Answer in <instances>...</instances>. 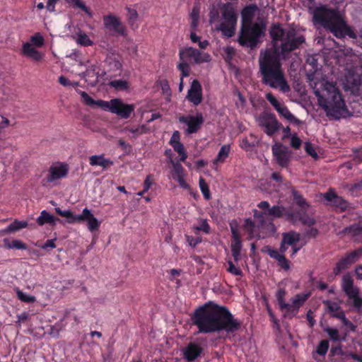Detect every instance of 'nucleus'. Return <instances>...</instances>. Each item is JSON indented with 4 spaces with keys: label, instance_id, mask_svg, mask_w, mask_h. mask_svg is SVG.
Wrapping results in <instances>:
<instances>
[{
    "label": "nucleus",
    "instance_id": "nucleus-29",
    "mask_svg": "<svg viewBox=\"0 0 362 362\" xmlns=\"http://www.w3.org/2000/svg\"><path fill=\"white\" fill-rule=\"evenodd\" d=\"M123 131L132 134L133 138H137L142 134H147L149 132V128L146 125L142 124L136 127H125Z\"/></svg>",
    "mask_w": 362,
    "mask_h": 362
},
{
    "label": "nucleus",
    "instance_id": "nucleus-11",
    "mask_svg": "<svg viewBox=\"0 0 362 362\" xmlns=\"http://www.w3.org/2000/svg\"><path fill=\"white\" fill-rule=\"evenodd\" d=\"M346 73L343 79L344 88L353 89L359 86L362 82V66L360 62H357L354 66L347 64Z\"/></svg>",
    "mask_w": 362,
    "mask_h": 362
},
{
    "label": "nucleus",
    "instance_id": "nucleus-59",
    "mask_svg": "<svg viewBox=\"0 0 362 362\" xmlns=\"http://www.w3.org/2000/svg\"><path fill=\"white\" fill-rule=\"evenodd\" d=\"M301 144H302V141L297 136V134H292L291 137V146L293 148L298 149L300 147Z\"/></svg>",
    "mask_w": 362,
    "mask_h": 362
},
{
    "label": "nucleus",
    "instance_id": "nucleus-20",
    "mask_svg": "<svg viewBox=\"0 0 362 362\" xmlns=\"http://www.w3.org/2000/svg\"><path fill=\"white\" fill-rule=\"evenodd\" d=\"M309 294H297L291 299V303H288V307L286 309L284 317H292L295 316L300 306L308 299Z\"/></svg>",
    "mask_w": 362,
    "mask_h": 362
},
{
    "label": "nucleus",
    "instance_id": "nucleus-33",
    "mask_svg": "<svg viewBox=\"0 0 362 362\" xmlns=\"http://www.w3.org/2000/svg\"><path fill=\"white\" fill-rule=\"evenodd\" d=\"M57 220V219L54 216L44 210L37 218V222L40 226H43L45 223L54 225Z\"/></svg>",
    "mask_w": 362,
    "mask_h": 362
},
{
    "label": "nucleus",
    "instance_id": "nucleus-24",
    "mask_svg": "<svg viewBox=\"0 0 362 362\" xmlns=\"http://www.w3.org/2000/svg\"><path fill=\"white\" fill-rule=\"evenodd\" d=\"M233 241L231 243V252L235 262H238L241 258L240 251L242 249V243L235 228L231 227Z\"/></svg>",
    "mask_w": 362,
    "mask_h": 362
},
{
    "label": "nucleus",
    "instance_id": "nucleus-52",
    "mask_svg": "<svg viewBox=\"0 0 362 362\" xmlns=\"http://www.w3.org/2000/svg\"><path fill=\"white\" fill-rule=\"evenodd\" d=\"M284 211V207L280 206H274L273 207L269 209V212L267 214L269 215L279 218L283 215Z\"/></svg>",
    "mask_w": 362,
    "mask_h": 362
},
{
    "label": "nucleus",
    "instance_id": "nucleus-47",
    "mask_svg": "<svg viewBox=\"0 0 362 362\" xmlns=\"http://www.w3.org/2000/svg\"><path fill=\"white\" fill-rule=\"evenodd\" d=\"M173 149L180 156V160L185 162L187 158V155L185 151V148L182 144L179 143L172 146Z\"/></svg>",
    "mask_w": 362,
    "mask_h": 362
},
{
    "label": "nucleus",
    "instance_id": "nucleus-48",
    "mask_svg": "<svg viewBox=\"0 0 362 362\" xmlns=\"http://www.w3.org/2000/svg\"><path fill=\"white\" fill-rule=\"evenodd\" d=\"M199 187L204 198L209 200L211 198L209 189L208 185L202 177L199 179Z\"/></svg>",
    "mask_w": 362,
    "mask_h": 362
},
{
    "label": "nucleus",
    "instance_id": "nucleus-2",
    "mask_svg": "<svg viewBox=\"0 0 362 362\" xmlns=\"http://www.w3.org/2000/svg\"><path fill=\"white\" fill-rule=\"evenodd\" d=\"M319 73H315L313 78L309 76L310 86L314 89L319 105L328 116L335 119L346 117L349 111L335 84L325 78H319Z\"/></svg>",
    "mask_w": 362,
    "mask_h": 362
},
{
    "label": "nucleus",
    "instance_id": "nucleus-36",
    "mask_svg": "<svg viewBox=\"0 0 362 362\" xmlns=\"http://www.w3.org/2000/svg\"><path fill=\"white\" fill-rule=\"evenodd\" d=\"M66 3L70 4L74 8H78L84 11L90 18L93 16V13L90 9L87 7L83 1L81 0H65Z\"/></svg>",
    "mask_w": 362,
    "mask_h": 362
},
{
    "label": "nucleus",
    "instance_id": "nucleus-16",
    "mask_svg": "<svg viewBox=\"0 0 362 362\" xmlns=\"http://www.w3.org/2000/svg\"><path fill=\"white\" fill-rule=\"evenodd\" d=\"M179 122L187 126L186 132L187 134H193L197 132L204 122V118L201 113L196 115L180 116Z\"/></svg>",
    "mask_w": 362,
    "mask_h": 362
},
{
    "label": "nucleus",
    "instance_id": "nucleus-63",
    "mask_svg": "<svg viewBox=\"0 0 362 362\" xmlns=\"http://www.w3.org/2000/svg\"><path fill=\"white\" fill-rule=\"evenodd\" d=\"M187 242L189 245L195 247L199 243L201 242V239L199 238H194L191 236H187Z\"/></svg>",
    "mask_w": 362,
    "mask_h": 362
},
{
    "label": "nucleus",
    "instance_id": "nucleus-43",
    "mask_svg": "<svg viewBox=\"0 0 362 362\" xmlns=\"http://www.w3.org/2000/svg\"><path fill=\"white\" fill-rule=\"evenodd\" d=\"M79 94L81 95V98L83 100V102L89 106H98L100 107L99 103L100 102H105V100H94L90 96L88 95L84 91H80Z\"/></svg>",
    "mask_w": 362,
    "mask_h": 362
},
{
    "label": "nucleus",
    "instance_id": "nucleus-17",
    "mask_svg": "<svg viewBox=\"0 0 362 362\" xmlns=\"http://www.w3.org/2000/svg\"><path fill=\"white\" fill-rule=\"evenodd\" d=\"M272 153L277 163L282 167H286L290 161L291 153L281 144L275 143L272 146Z\"/></svg>",
    "mask_w": 362,
    "mask_h": 362
},
{
    "label": "nucleus",
    "instance_id": "nucleus-54",
    "mask_svg": "<svg viewBox=\"0 0 362 362\" xmlns=\"http://www.w3.org/2000/svg\"><path fill=\"white\" fill-rule=\"evenodd\" d=\"M199 223V225L194 226L193 228L196 230H202L205 233H209L210 227L207 223L206 219H200Z\"/></svg>",
    "mask_w": 362,
    "mask_h": 362
},
{
    "label": "nucleus",
    "instance_id": "nucleus-5",
    "mask_svg": "<svg viewBox=\"0 0 362 362\" xmlns=\"http://www.w3.org/2000/svg\"><path fill=\"white\" fill-rule=\"evenodd\" d=\"M209 21L214 24L216 31L226 37H233L236 30L238 14L230 3L220 5L219 11L213 6L209 11Z\"/></svg>",
    "mask_w": 362,
    "mask_h": 362
},
{
    "label": "nucleus",
    "instance_id": "nucleus-23",
    "mask_svg": "<svg viewBox=\"0 0 362 362\" xmlns=\"http://www.w3.org/2000/svg\"><path fill=\"white\" fill-rule=\"evenodd\" d=\"M187 99L194 105H198L202 100V87L197 80H194L188 90Z\"/></svg>",
    "mask_w": 362,
    "mask_h": 362
},
{
    "label": "nucleus",
    "instance_id": "nucleus-51",
    "mask_svg": "<svg viewBox=\"0 0 362 362\" xmlns=\"http://www.w3.org/2000/svg\"><path fill=\"white\" fill-rule=\"evenodd\" d=\"M110 86L117 90H125L128 88V83L124 80H115L110 83Z\"/></svg>",
    "mask_w": 362,
    "mask_h": 362
},
{
    "label": "nucleus",
    "instance_id": "nucleus-32",
    "mask_svg": "<svg viewBox=\"0 0 362 362\" xmlns=\"http://www.w3.org/2000/svg\"><path fill=\"white\" fill-rule=\"evenodd\" d=\"M28 226L26 221H20L15 220L13 223L9 224L5 229L2 230L4 233H15L22 228H25Z\"/></svg>",
    "mask_w": 362,
    "mask_h": 362
},
{
    "label": "nucleus",
    "instance_id": "nucleus-26",
    "mask_svg": "<svg viewBox=\"0 0 362 362\" xmlns=\"http://www.w3.org/2000/svg\"><path fill=\"white\" fill-rule=\"evenodd\" d=\"M22 54L35 62H40L43 58V54L37 51L30 42L23 45Z\"/></svg>",
    "mask_w": 362,
    "mask_h": 362
},
{
    "label": "nucleus",
    "instance_id": "nucleus-62",
    "mask_svg": "<svg viewBox=\"0 0 362 362\" xmlns=\"http://www.w3.org/2000/svg\"><path fill=\"white\" fill-rule=\"evenodd\" d=\"M180 142V133L178 131H175L173 132L170 140V144L171 146L179 144Z\"/></svg>",
    "mask_w": 362,
    "mask_h": 362
},
{
    "label": "nucleus",
    "instance_id": "nucleus-21",
    "mask_svg": "<svg viewBox=\"0 0 362 362\" xmlns=\"http://www.w3.org/2000/svg\"><path fill=\"white\" fill-rule=\"evenodd\" d=\"M173 170L171 171L172 177L174 180H177L181 187L183 189H189V186L185 180V173L182 165L180 163H176L173 160H170Z\"/></svg>",
    "mask_w": 362,
    "mask_h": 362
},
{
    "label": "nucleus",
    "instance_id": "nucleus-61",
    "mask_svg": "<svg viewBox=\"0 0 362 362\" xmlns=\"http://www.w3.org/2000/svg\"><path fill=\"white\" fill-rule=\"evenodd\" d=\"M54 240H55L54 239L47 240L44 245L40 246V247L43 250H49V248L54 249L56 247Z\"/></svg>",
    "mask_w": 362,
    "mask_h": 362
},
{
    "label": "nucleus",
    "instance_id": "nucleus-45",
    "mask_svg": "<svg viewBox=\"0 0 362 362\" xmlns=\"http://www.w3.org/2000/svg\"><path fill=\"white\" fill-rule=\"evenodd\" d=\"M16 292L18 298L23 302L34 303L36 300V298L35 296H30L27 293H25L18 288L16 289Z\"/></svg>",
    "mask_w": 362,
    "mask_h": 362
},
{
    "label": "nucleus",
    "instance_id": "nucleus-60",
    "mask_svg": "<svg viewBox=\"0 0 362 362\" xmlns=\"http://www.w3.org/2000/svg\"><path fill=\"white\" fill-rule=\"evenodd\" d=\"M128 11V21L129 23H133L135 22L138 18V13L137 11L134 9L127 8Z\"/></svg>",
    "mask_w": 362,
    "mask_h": 362
},
{
    "label": "nucleus",
    "instance_id": "nucleus-53",
    "mask_svg": "<svg viewBox=\"0 0 362 362\" xmlns=\"http://www.w3.org/2000/svg\"><path fill=\"white\" fill-rule=\"evenodd\" d=\"M292 194L294 200L299 206H300L303 209H305L308 206V204H307L304 198L300 194H299L298 192L293 190Z\"/></svg>",
    "mask_w": 362,
    "mask_h": 362
},
{
    "label": "nucleus",
    "instance_id": "nucleus-3",
    "mask_svg": "<svg viewBox=\"0 0 362 362\" xmlns=\"http://www.w3.org/2000/svg\"><path fill=\"white\" fill-rule=\"evenodd\" d=\"M259 64L262 82L264 84L272 88L279 89L283 93L291 90L282 69L279 54L276 51L272 49L261 51Z\"/></svg>",
    "mask_w": 362,
    "mask_h": 362
},
{
    "label": "nucleus",
    "instance_id": "nucleus-44",
    "mask_svg": "<svg viewBox=\"0 0 362 362\" xmlns=\"http://www.w3.org/2000/svg\"><path fill=\"white\" fill-rule=\"evenodd\" d=\"M243 228L244 230L249 233L250 238L258 235L256 233L255 224L250 219L245 220Z\"/></svg>",
    "mask_w": 362,
    "mask_h": 362
},
{
    "label": "nucleus",
    "instance_id": "nucleus-13",
    "mask_svg": "<svg viewBox=\"0 0 362 362\" xmlns=\"http://www.w3.org/2000/svg\"><path fill=\"white\" fill-rule=\"evenodd\" d=\"M341 286L346 294L353 300L354 306L360 310L362 307V298L358 295V288L354 286V280L349 274L343 276Z\"/></svg>",
    "mask_w": 362,
    "mask_h": 362
},
{
    "label": "nucleus",
    "instance_id": "nucleus-31",
    "mask_svg": "<svg viewBox=\"0 0 362 362\" xmlns=\"http://www.w3.org/2000/svg\"><path fill=\"white\" fill-rule=\"evenodd\" d=\"M200 8L194 6L189 14L190 18V30H197L199 23Z\"/></svg>",
    "mask_w": 362,
    "mask_h": 362
},
{
    "label": "nucleus",
    "instance_id": "nucleus-40",
    "mask_svg": "<svg viewBox=\"0 0 362 362\" xmlns=\"http://www.w3.org/2000/svg\"><path fill=\"white\" fill-rule=\"evenodd\" d=\"M324 330L333 341H340L345 339L344 337H341L339 330L335 328L326 327Z\"/></svg>",
    "mask_w": 362,
    "mask_h": 362
},
{
    "label": "nucleus",
    "instance_id": "nucleus-46",
    "mask_svg": "<svg viewBox=\"0 0 362 362\" xmlns=\"http://www.w3.org/2000/svg\"><path fill=\"white\" fill-rule=\"evenodd\" d=\"M329 311L331 313L332 317H335V315L339 313H344L339 307V305L336 303H332L330 301L325 302Z\"/></svg>",
    "mask_w": 362,
    "mask_h": 362
},
{
    "label": "nucleus",
    "instance_id": "nucleus-30",
    "mask_svg": "<svg viewBox=\"0 0 362 362\" xmlns=\"http://www.w3.org/2000/svg\"><path fill=\"white\" fill-rule=\"evenodd\" d=\"M230 151L229 145H223L219 150L217 157L214 160V165H217L218 163H223L225 162L226 158L228 157Z\"/></svg>",
    "mask_w": 362,
    "mask_h": 362
},
{
    "label": "nucleus",
    "instance_id": "nucleus-64",
    "mask_svg": "<svg viewBox=\"0 0 362 362\" xmlns=\"http://www.w3.org/2000/svg\"><path fill=\"white\" fill-rule=\"evenodd\" d=\"M59 0H47L46 8L49 11H54L55 8V4L58 2Z\"/></svg>",
    "mask_w": 362,
    "mask_h": 362
},
{
    "label": "nucleus",
    "instance_id": "nucleus-7",
    "mask_svg": "<svg viewBox=\"0 0 362 362\" xmlns=\"http://www.w3.org/2000/svg\"><path fill=\"white\" fill-rule=\"evenodd\" d=\"M252 7H246L242 11V28L238 41L240 45L253 47L257 43V39L262 33V28L258 23L251 24L254 15Z\"/></svg>",
    "mask_w": 362,
    "mask_h": 362
},
{
    "label": "nucleus",
    "instance_id": "nucleus-27",
    "mask_svg": "<svg viewBox=\"0 0 362 362\" xmlns=\"http://www.w3.org/2000/svg\"><path fill=\"white\" fill-rule=\"evenodd\" d=\"M202 352V348L197 344L189 343L188 346L185 349L184 356L185 358L192 361L195 360Z\"/></svg>",
    "mask_w": 362,
    "mask_h": 362
},
{
    "label": "nucleus",
    "instance_id": "nucleus-12",
    "mask_svg": "<svg viewBox=\"0 0 362 362\" xmlns=\"http://www.w3.org/2000/svg\"><path fill=\"white\" fill-rule=\"evenodd\" d=\"M103 23L105 30L112 35L127 36V29L120 18L110 13L103 17Z\"/></svg>",
    "mask_w": 362,
    "mask_h": 362
},
{
    "label": "nucleus",
    "instance_id": "nucleus-35",
    "mask_svg": "<svg viewBox=\"0 0 362 362\" xmlns=\"http://www.w3.org/2000/svg\"><path fill=\"white\" fill-rule=\"evenodd\" d=\"M4 245L7 249L26 250L28 247L26 244L20 240L9 241L8 239H4Z\"/></svg>",
    "mask_w": 362,
    "mask_h": 362
},
{
    "label": "nucleus",
    "instance_id": "nucleus-14",
    "mask_svg": "<svg viewBox=\"0 0 362 362\" xmlns=\"http://www.w3.org/2000/svg\"><path fill=\"white\" fill-rule=\"evenodd\" d=\"M266 98L272 105V106L278 112L281 117L293 124L300 125L302 124V122L296 118L289 111L286 106L279 103L271 93H268L266 95Z\"/></svg>",
    "mask_w": 362,
    "mask_h": 362
},
{
    "label": "nucleus",
    "instance_id": "nucleus-6",
    "mask_svg": "<svg viewBox=\"0 0 362 362\" xmlns=\"http://www.w3.org/2000/svg\"><path fill=\"white\" fill-rule=\"evenodd\" d=\"M274 50H280V54L286 53L298 49L304 42V37L293 28H284L279 25H274L270 30ZM273 50V49H272Z\"/></svg>",
    "mask_w": 362,
    "mask_h": 362
},
{
    "label": "nucleus",
    "instance_id": "nucleus-18",
    "mask_svg": "<svg viewBox=\"0 0 362 362\" xmlns=\"http://www.w3.org/2000/svg\"><path fill=\"white\" fill-rule=\"evenodd\" d=\"M323 197L327 204L334 207L337 210L344 211L348 208L347 202L338 196L332 189H329L327 192L325 193Z\"/></svg>",
    "mask_w": 362,
    "mask_h": 362
},
{
    "label": "nucleus",
    "instance_id": "nucleus-50",
    "mask_svg": "<svg viewBox=\"0 0 362 362\" xmlns=\"http://www.w3.org/2000/svg\"><path fill=\"white\" fill-rule=\"evenodd\" d=\"M329 349V341L327 340H322L317 346L316 353L320 356H325Z\"/></svg>",
    "mask_w": 362,
    "mask_h": 362
},
{
    "label": "nucleus",
    "instance_id": "nucleus-34",
    "mask_svg": "<svg viewBox=\"0 0 362 362\" xmlns=\"http://www.w3.org/2000/svg\"><path fill=\"white\" fill-rule=\"evenodd\" d=\"M56 212L61 216L67 219L69 223H77L78 215H74L70 210H62L60 208H55Z\"/></svg>",
    "mask_w": 362,
    "mask_h": 362
},
{
    "label": "nucleus",
    "instance_id": "nucleus-58",
    "mask_svg": "<svg viewBox=\"0 0 362 362\" xmlns=\"http://www.w3.org/2000/svg\"><path fill=\"white\" fill-rule=\"evenodd\" d=\"M335 317L341 320L342 323L346 326V327H349L351 329H354V325L353 324L351 323V321H349L345 316V314L344 313H339L338 314H336L335 315Z\"/></svg>",
    "mask_w": 362,
    "mask_h": 362
},
{
    "label": "nucleus",
    "instance_id": "nucleus-39",
    "mask_svg": "<svg viewBox=\"0 0 362 362\" xmlns=\"http://www.w3.org/2000/svg\"><path fill=\"white\" fill-rule=\"evenodd\" d=\"M197 30H190L189 38L194 43H198L199 47L204 49H206L209 45V42L208 40H200V37L197 35L196 32Z\"/></svg>",
    "mask_w": 362,
    "mask_h": 362
},
{
    "label": "nucleus",
    "instance_id": "nucleus-4",
    "mask_svg": "<svg viewBox=\"0 0 362 362\" xmlns=\"http://www.w3.org/2000/svg\"><path fill=\"white\" fill-rule=\"evenodd\" d=\"M313 19L315 25L322 26L329 30L335 37L341 38L348 35L356 39L362 46V30L358 38L345 21L344 15L337 10L327 6H320L313 11Z\"/></svg>",
    "mask_w": 362,
    "mask_h": 362
},
{
    "label": "nucleus",
    "instance_id": "nucleus-10",
    "mask_svg": "<svg viewBox=\"0 0 362 362\" xmlns=\"http://www.w3.org/2000/svg\"><path fill=\"white\" fill-rule=\"evenodd\" d=\"M100 107L115 114L123 119H127L134 110V105L124 103L120 99H112L110 101L100 102Z\"/></svg>",
    "mask_w": 362,
    "mask_h": 362
},
{
    "label": "nucleus",
    "instance_id": "nucleus-22",
    "mask_svg": "<svg viewBox=\"0 0 362 362\" xmlns=\"http://www.w3.org/2000/svg\"><path fill=\"white\" fill-rule=\"evenodd\" d=\"M300 235L299 233L290 231L284 233L282 235V240L280 245V251L281 253H284L287 250V246H294L297 243L299 242Z\"/></svg>",
    "mask_w": 362,
    "mask_h": 362
},
{
    "label": "nucleus",
    "instance_id": "nucleus-25",
    "mask_svg": "<svg viewBox=\"0 0 362 362\" xmlns=\"http://www.w3.org/2000/svg\"><path fill=\"white\" fill-rule=\"evenodd\" d=\"M264 251L273 259L278 262V264L284 269L288 270L290 269V263L287 260L281 251L272 249L269 247H266Z\"/></svg>",
    "mask_w": 362,
    "mask_h": 362
},
{
    "label": "nucleus",
    "instance_id": "nucleus-37",
    "mask_svg": "<svg viewBox=\"0 0 362 362\" xmlns=\"http://www.w3.org/2000/svg\"><path fill=\"white\" fill-rule=\"evenodd\" d=\"M74 39L77 44L88 47L93 45V41L89 38V37L83 32L79 31L76 35L74 37Z\"/></svg>",
    "mask_w": 362,
    "mask_h": 362
},
{
    "label": "nucleus",
    "instance_id": "nucleus-8",
    "mask_svg": "<svg viewBox=\"0 0 362 362\" xmlns=\"http://www.w3.org/2000/svg\"><path fill=\"white\" fill-rule=\"evenodd\" d=\"M179 57L180 62L177 64V69L182 73V76L189 75L190 66L188 62L199 64L211 61V55L209 53L191 47L180 49Z\"/></svg>",
    "mask_w": 362,
    "mask_h": 362
},
{
    "label": "nucleus",
    "instance_id": "nucleus-9",
    "mask_svg": "<svg viewBox=\"0 0 362 362\" xmlns=\"http://www.w3.org/2000/svg\"><path fill=\"white\" fill-rule=\"evenodd\" d=\"M69 170V165L65 163H53L47 169V174L42 180V185L45 187L57 185L59 180L66 177Z\"/></svg>",
    "mask_w": 362,
    "mask_h": 362
},
{
    "label": "nucleus",
    "instance_id": "nucleus-41",
    "mask_svg": "<svg viewBox=\"0 0 362 362\" xmlns=\"http://www.w3.org/2000/svg\"><path fill=\"white\" fill-rule=\"evenodd\" d=\"M352 264L348 259L346 257L340 259L336 264L335 268L334 269V272L336 275L340 274L343 270L348 268Z\"/></svg>",
    "mask_w": 362,
    "mask_h": 362
},
{
    "label": "nucleus",
    "instance_id": "nucleus-38",
    "mask_svg": "<svg viewBox=\"0 0 362 362\" xmlns=\"http://www.w3.org/2000/svg\"><path fill=\"white\" fill-rule=\"evenodd\" d=\"M83 77L86 78L90 84L94 85L98 82V76L95 72V66L93 65L83 74Z\"/></svg>",
    "mask_w": 362,
    "mask_h": 362
},
{
    "label": "nucleus",
    "instance_id": "nucleus-28",
    "mask_svg": "<svg viewBox=\"0 0 362 362\" xmlns=\"http://www.w3.org/2000/svg\"><path fill=\"white\" fill-rule=\"evenodd\" d=\"M89 163L92 166H100L104 169L113 164L112 160L105 158L103 154L91 156L89 158Z\"/></svg>",
    "mask_w": 362,
    "mask_h": 362
},
{
    "label": "nucleus",
    "instance_id": "nucleus-42",
    "mask_svg": "<svg viewBox=\"0 0 362 362\" xmlns=\"http://www.w3.org/2000/svg\"><path fill=\"white\" fill-rule=\"evenodd\" d=\"M285 296L286 291L284 289H280L276 293V298L279 305V308L284 314L285 313L286 309L288 307V303H286L284 300Z\"/></svg>",
    "mask_w": 362,
    "mask_h": 362
},
{
    "label": "nucleus",
    "instance_id": "nucleus-19",
    "mask_svg": "<svg viewBox=\"0 0 362 362\" xmlns=\"http://www.w3.org/2000/svg\"><path fill=\"white\" fill-rule=\"evenodd\" d=\"M86 222L88 229L90 231L98 230L100 222L94 216L91 211L85 208L81 214H78L77 223Z\"/></svg>",
    "mask_w": 362,
    "mask_h": 362
},
{
    "label": "nucleus",
    "instance_id": "nucleus-57",
    "mask_svg": "<svg viewBox=\"0 0 362 362\" xmlns=\"http://www.w3.org/2000/svg\"><path fill=\"white\" fill-rule=\"evenodd\" d=\"M305 150L308 154L312 156L313 158L317 159L318 158L317 153L313 146V144L310 142H306L305 144Z\"/></svg>",
    "mask_w": 362,
    "mask_h": 362
},
{
    "label": "nucleus",
    "instance_id": "nucleus-56",
    "mask_svg": "<svg viewBox=\"0 0 362 362\" xmlns=\"http://www.w3.org/2000/svg\"><path fill=\"white\" fill-rule=\"evenodd\" d=\"M228 264V267L227 268V271L228 272L235 276H240L242 274V271L235 265L233 262L229 260Z\"/></svg>",
    "mask_w": 362,
    "mask_h": 362
},
{
    "label": "nucleus",
    "instance_id": "nucleus-49",
    "mask_svg": "<svg viewBox=\"0 0 362 362\" xmlns=\"http://www.w3.org/2000/svg\"><path fill=\"white\" fill-rule=\"evenodd\" d=\"M351 264L356 262L361 257H362V247L358 248L346 256Z\"/></svg>",
    "mask_w": 362,
    "mask_h": 362
},
{
    "label": "nucleus",
    "instance_id": "nucleus-55",
    "mask_svg": "<svg viewBox=\"0 0 362 362\" xmlns=\"http://www.w3.org/2000/svg\"><path fill=\"white\" fill-rule=\"evenodd\" d=\"M31 44L34 46L40 47L44 45V39L40 33H36L30 37Z\"/></svg>",
    "mask_w": 362,
    "mask_h": 362
},
{
    "label": "nucleus",
    "instance_id": "nucleus-1",
    "mask_svg": "<svg viewBox=\"0 0 362 362\" xmlns=\"http://www.w3.org/2000/svg\"><path fill=\"white\" fill-rule=\"evenodd\" d=\"M194 324L202 333H211L224 330L234 332L240 328V322L235 319L223 306L209 302L199 308L193 317Z\"/></svg>",
    "mask_w": 362,
    "mask_h": 362
},
{
    "label": "nucleus",
    "instance_id": "nucleus-15",
    "mask_svg": "<svg viewBox=\"0 0 362 362\" xmlns=\"http://www.w3.org/2000/svg\"><path fill=\"white\" fill-rule=\"evenodd\" d=\"M258 122L268 136H272L282 127L281 124L279 123L276 117L272 114H263L260 115L258 118Z\"/></svg>",
    "mask_w": 362,
    "mask_h": 362
}]
</instances>
